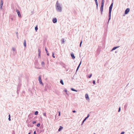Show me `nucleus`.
<instances>
[{
	"mask_svg": "<svg viewBox=\"0 0 134 134\" xmlns=\"http://www.w3.org/2000/svg\"><path fill=\"white\" fill-rule=\"evenodd\" d=\"M39 81V83H40L41 84V85H43V83L42 82V80H41V81L40 80V81Z\"/></svg>",
	"mask_w": 134,
	"mask_h": 134,
	"instance_id": "a878e982",
	"label": "nucleus"
},
{
	"mask_svg": "<svg viewBox=\"0 0 134 134\" xmlns=\"http://www.w3.org/2000/svg\"><path fill=\"white\" fill-rule=\"evenodd\" d=\"M38 57L40 58L41 57V54L38 53Z\"/></svg>",
	"mask_w": 134,
	"mask_h": 134,
	"instance_id": "4c0bfd02",
	"label": "nucleus"
},
{
	"mask_svg": "<svg viewBox=\"0 0 134 134\" xmlns=\"http://www.w3.org/2000/svg\"><path fill=\"white\" fill-rule=\"evenodd\" d=\"M45 50L46 52V53L47 54V55L48 56H49V54L48 53V51L47 50L46 47L45 48Z\"/></svg>",
	"mask_w": 134,
	"mask_h": 134,
	"instance_id": "ddd939ff",
	"label": "nucleus"
},
{
	"mask_svg": "<svg viewBox=\"0 0 134 134\" xmlns=\"http://www.w3.org/2000/svg\"><path fill=\"white\" fill-rule=\"evenodd\" d=\"M56 9L59 12H61L62 11L61 5L57 1L55 5Z\"/></svg>",
	"mask_w": 134,
	"mask_h": 134,
	"instance_id": "f257e3e1",
	"label": "nucleus"
},
{
	"mask_svg": "<svg viewBox=\"0 0 134 134\" xmlns=\"http://www.w3.org/2000/svg\"><path fill=\"white\" fill-rule=\"evenodd\" d=\"M94 1L95 2V3H97L98 2L97 0H94Z\"/></svg>",
	"mask_w": 134,
	"mask_h": 134,
	"instance_id": "8fccbe9b",
	"label": "nucleus"
},
{
	"mask_svg": "<svg viewBox=\"0 0 134 134\" xmlns=\"http://www.w3.org/2000/svg\"><path fill=\"white\" fill-rule=\"evenodd\" d=\"M82 43V41L80 42V47H81V45Z\"/></svg>",
	"mask_w": 134,
	"mask_h": 134,
	"instance_id": "2f4dec72",
	"label": "nucleus"
},
{
	"mask_svg": "<svg viewBox=\"0 0 134 134\" xmlns=\"http://www.w3.org/2000/svg\"><path fill=\"white\" fill-rule=\"evenodd\" d=\"M43 115H44V116H45L46 117V113H43Z\"/></svg>",
	"mask_w": 134,
	"mask_h": 134,
	"instance_id": "c9c22d12",
	"label": "nucleus"
},
{
	"mask_svg": "<svg viewBox=\"0 0 134 134\" xmlns=\"http://www.w3.org/2000/svg\"><path fill=\"white\" fill-rule=\"evenodd\" d=\"M38 53L41 54V51L40 49H38Z\"/></svg>",
	"mask_w": 134,
	"mask_h": 134,
	"instance_id": "c85d7f7f",
	"label": "nucleus"
},
{
	"mask_svg": "<svg viewBox=\"0 0 134 134\" xmlns=\"http://www.w3.org/2000/svg\"><path fill=\"white\" fill-rule=\"evenodd\" d=\"M9 118H10V114H9L8 115Z\"/></svg>",
	"mask_w": 134,
	"mask_h": 134,
	"instance_id": "603ef678",
	"label": "nucleus"
},
{
	"mask_svg": "<svg viewBox=\"0 0 134 134\" xmlns=\"http://www.w3.org/2000/svg\"><path fill=\"white\" fill-rule=\"evenodd\" d=\"M38 111H36L35 112L34 114L35 115H37L38 114Z\"/></svg>",
	"mask_w": 134,
	"mask_h": 134,
	"instance_id": "6ab92c4d",
	"label": "nucleus"
},
{
	"mask_svg": "<svg viewBox=\"0 0 134 134\" xmlns=\"http://www.w3.org/2000/svg\"><path fill=\"white\" fill-rule=\"evenodd\" d=\"M113 7H111V6H110L109 7V19L108 20V21L107 22V23H108L109 22V20L111 19V13L112 11V8Z\"/></svg>",
	"mask_w": 134,
	"mask_h": 134,
	"instance_id": "f03ea898",
	"label": "nucleus"
},
{
	"mask_svg": "<svg viewBox=\"0 0 134 134\" xmlns=\"http://www.w3.org/2000/svg\"><path fill=\"white\" fill-rule=\"evenodd\" d=\"M102 3H104V0H102Z\"/></svg>",
	"mask_w": 134,
	"mask_h": 134,
	"instance_id": "3c124183",
	"label": "nucleus"
},
{
	"mask_svg": "<svg viewBox=\"0 0 134 134\" xmlns=\"http://www.w3.org/2000/svg\"><path fill=\"white\" fill-rule=\"evenodd\" d=\"M61 42H62V43L63 44L65 42V40L64 39V38H63L61 40Z\"/></svg>",
	"mask_w": 134,
	"mask_h": 134,
	"instance_id": "2eb2a0df",
	"label": "nucleus"
},
{
	"mask_svg": "<svg viewBox=\"0 0 134 134\" xmlns=\"http://www.w3.org/2000/svg\"><path fill=\"white\" fill-rule=\"evenodd\" d=\"M19 90H17V93L18 94H19Z\"/></svg>",
	"mask_w": 134,
	"mask_h": 134,
	"instance_id": "e433bc0d",
	"label": "nucleus"
},
{
	"mask_svg": "<svg viewBox=\"0 0 134 134\" xmlns=\"http://www.w3.org/2000/svg\"><path fill=\"white\" fill-rule=\"evenodd\" d=\"M90 115V114H88L87 115V116L86 117V118H87V119L89 117Z\"/></svg>",
	"mask_w": 134,
	"mask_h": 134,
	"instance_id": "ea45409f",
	"label": "nucleus"
},
{
	"mask_svg": "<svg viewBox=\"0 0 134 134\" xmlns=\"http://www.w3.org/2000/svg\"><path fill=\"white\" fill-rule=\"evenodd\" d=\"M38 29V28L37 27V25L35 27V30L36 31Z\"/></svg>",
	"mask_w": 134,
	"mask_h": 134,
	"instance_id": "aec40b11",
	"label": "nucleus"
},
{
	"mask_svg": "<svg viewBox=\"0 0 134 134\" xmlns=\"http://www.w3.org/2000/svg\"><path fill=\"white\" fill-rule=\"evenodd\" d=\"M92 74H90L88 76V78H90L92 76Z\"/></svg>",
	"mask_w": 134,
	"mask_h": 134,
	"instance_id": "bb28decb",
	"label": "nucleus"
},
{
	"mask_svg": "<svg viewBox=\"0 0 134 134\" xmlns=\"http://www.w3.org/2000/svg\"><path fill=\"white\" fill-rule=\"evenodd\" d=\"M80 65H78V66H77V68L76 69V72L75 73V74L77 72V71H78V70L79 69V68L80 66Z\"/></svg>",
	"mask_w": 134,
	"mask_h": 134,
	"instance_id": "a211bd4d",
	"label": "nucleus"
},
{
	"mask_svg": "<svg viewBox=\"0 0 134 134\" xmlns=\"http://www.w3.org/2000/svg\"><path fill=\"white\" fill-rule=\"evenodd\" d=\"M16 12H17L18 16L19 17H21V14H20V13L19 11L17 9L16 10Z\"/></svg>",
	"mask_w": 134,
	"mask_h": 134,
	"instance_id": "20e7f679",
	"label": "nucleus"
},
{
	"mask_svg": "<svg viewBox=\"0 0 134 134\" xmlns=\"http://www.w3.org/2000/svg\"><path fill=\"white\" fill-rule=\"evenodd\" d=\"M94 134H95V133H94Z\"/></svg>",
	"mask_w": 134,
	"mask_h": 134,
	"instance_id": "13d9d810",
	"label": "nucleus"
},
{
	"mask_svg": "<svg viewBox=\"0 0 134 134\" xmlns=\"http://www.w3.org/2000/svg\"><path fill=\"white\" fill-rule=\"evenodd\" d=\"M125 133V132L124 131H123L122 132H121V134H124Z\"/></svg>",
	"mask_w": 134,
	"mask_h": 134,
	"instance_id": "37998d69",
	"label": "nucleus"
},
{
	"mask_svg": "<svg viewBox=\"0 0 134 134\" xmlns=\"http://www.w3.org/2000/svg\"><path fill=\"white\" fill-rule=\"evenodd\" d=\"M96 9H98V2L96 3Z\"/></svg>",
	"mask_w": 134,
	"mask_h": 134,
	"instance_id": "b1692460",
	"label": "nucleus"
},
{
	"mask_svg": "<svg viewBox=\"0 0 134 134\" xmlns=\"http://www.w3.org/2000/svg\"><path fill=\"white\" fill-rule=\"evenodd\" d=\"M34 134H36V131H35L34 132Z\"/></svg>",
	"mask_w": 134,
	"mask_h": 134,
	"instance_id": "de8ad7c7",
	"label": "nucleus"
},
{
	"mask_svg": "<svg viewBox=\"0 0 134 134\" xmlns=\"http://www.w3.org/2000/svg\"><path fill=\"white\" fill-rule=\"evenodd\" d=\"M103 6H101V14H102L103 11Z\"/></svg>",
	"mask_w": 134,
	"mask_h": 134,
	"instance_id": "f3484780",
	"label": "nucleus"
},
{
	"mask_svg": "<svg viewBox=\"0 0 134 134\" xmlns=\"http://www.w3.org/2000/svg\"><path fill=\"white\" fill-rule=\"evenodd\" d=\"M76 112V111L75 110L72 111V112L74 113H75Z\"/></svg>",
	"mask_w": 134,
	"mask_h": 134,
	"instance_id": "49530a36",
	"label": "nucleus"
},
{
	"mask_svg": "<svg viewBox=\"0 0 134 134\" xmlns=\"http://www.w3.org/2000/svg\"><path fill=\"white\" fill-rule=\"evenodd\" d=\"M24 45L25 47H26V40H24Z\"/></svg>",
	"mask_w": 134,
	"mask_h": 134,
	"instance_id": "f8f14e48",
	"label": "nucleus"
},
{
	"mask_svg": "<svg viewBox=\"0 0 134 134\" xmlns=\"http://www.w3.org/2000/svg\"><path fill=\"white\" fill-rule=\"evenodd\" d=\"M120 46H116V47H114L112 49V50L111 51H113V50H115V49H116V48H119V47Z\"/></svg>",
	"mask_w": 134,
	"mask_h": 134,
	"instance_id": "0eeeda50",
	"label": "nucleus"
},
{
	"mask_svg": "<svg viewBox=\"0 0 134 134\" xmlns=\"http://www.w3.org/2000/svg\"><path fill=\"white\" fill-rule=\"evenodd\" d=\"M63 128V127L62 126H60L58 130V131H60Z\"/></svg>",
	"mask_w": 134,
	"mask_h": 134,
	"instance_id": "9b49d317",
	"label": "nucleus"
},
{
	"mask_svg": "<svg viewBox=\"0 0 134 134\" xmlns=\"http://www.w3.org/2000/svg\"><path fill=\"white\" fill-rule=\"evenodd\" d=\"M87 119V118H85L83 121L82 124H83Z\"/></svg>",
	"mask_w": 134,
	"mask_h": 134,
	"instance_id": "412c9836",
	"label": "nucleus"
},
{
	"mask_svg": "<svg viewBox=\"0 0 134 134\" xmlns=\"http://www.w3.org/2000/svg\"><path fill=\"white\" fill-rule=\"evenodd\" d=\"M93 83L94 85H95L96 84V82L95 80H93Z\"/></svg>",
	"mask_w": 134,
	"mask_h": 134,
	"instance_id": "72a5a7b5",
	"label": "nucleus"
},
{
	"mask_svg": "<svg viewBox=\"0 0 134 134\" xmlns=\"http://www.w3.org/2000/svg\"><path fill=\"white\" fill-rule=\"evenodd\" d=\"M40 123H38L37 124V127H39L40 126Z\"/></svg>",
	"mask_w": 134,
	"mask_h": 134,
	"instance_id": "393cba45",
	"label": "nucleus"
},
{
	"mask_svg": "<svg viewBox=\"0 0 134 134\" xmlns=\"http://www.w3.org/2000/svg\"><path fill=\"white\" fill-rule=\"evenodd\" d=\"M98 81H99V80H98L97 82H98Z\"/></svg>",
	"mask_w": 134,
	"mask_h": 134,
	"instance_id": "4d7b16f0",
	"label": "nucleus"
},
{
	"mask_svg": "<svg viewBox=\"0 0 134 134\" xmlns=\"http://www.w3.org/2000/svg\"><path fill=\"white\" fill-rule=\"evenodd\" d=\"M41 65L42 66H43L44 65V63L43 62H41Z\"/></svg>",
	"mask_w": 134,
	"mask_h": 134,
	"instance_id": "5701e85b",
	"label": "nucleus"
},
{
	"mask_svg": "<svg viewBox=\"0 0 134 134\" xmlns=\"http://www.w3.org/2000/svg\"><path fill=\"white\" fill-rule=\"evenodd\" d=\"M60 83L62 85H63L64 83L63 80L62 79H61L60 82Z\"/></svg>",
	"mask_w": 134,
	"mask_h": 134,
	"instance_id": "dca6fc26",
	"label": "nucleus"
},
{
	"mask_svg": "<svg viewBox=\"0 0 134 134\" xmlns=\"http://www.w3.org/2000/svg\"><path fill=\"white\" fill-rule=\"evenodd\" d=\"M74 91L77 92V90H76L75 89V91Z\"/></svg>",
	"mask_w": 134,
	"mask_h": 134,
	"instance_id": "864d4df0",
	"label": "nucleus"
},
{
	"mask_svg": "<svg viewBox=\"0 0 134 134\" xmlns=\"http://www.w3.org/2000/svg\"><path fill=\"white\" fill-rule=\"evenodd\" d=\"M85 97L86 99L87 100L89 99L88 95L87 94H86L85 95Z\"/></svg>",
	"mask_w": 134,
	"mask_h": 134,
	"instance_id": "1a4fd4ad",
	"label": "nucleus"
},
{
	"mask_svg": "<svg viewBox=\"0 0 134 134\" xmlns=\"http://www.w3.org/2000/svg\"><path fill=\"white\" fill-rule=\"evenodd\" d=\"M10 19H11L12 21H13V18L10 17Z\"/></svg>",
	"mask_w": 134,
	"mask_h": 134,
	"instance_id": "a19ab883",
	"label": "nucleus"
},
{
	"mask_svg": "<svg viewBox=\"0 0 134 134\" xmlns=\"http://www.w3.org/2000/svg\"><path fill=\"white\" fill-rule=\"evenodd\" d=\"M113 2H112L111 3L110 5V6H111V7H113Z\"/></svg>",
	"mask_w": 134,
	"mask_h": 134,
	"instance_id": "f704fd0d",
	"label": "nucleus"
},
{
	"mask_svg": "<svg viewBox=\"0 0 134 134\" xmlns=\"http://www.w3.org/2000/svg\"><path fill=\"white\" fill-rule=\"evenodd\" d=\"M31 132H29L28 133V134H31Z\"/></svg>",
	"mask_w": 134,
	"mask_h": 134,
	"instance_id": "6e6d98bb",
	"label": "nucleus"
},
{
	"mask_svg": "<svg viewBox=\"0 0 134 134\" xmlns=\"http://www.w3.org/2000/svg\"><path fill=\"white\" fill-rule=\"evenodd\" d=\"M64 92L66 93V94L68 95H69V92H68L67 91V90L66 89H65L64 90Z\"/></svg>",
	"mask_w": 134,
	"mask_h": 134,
	"instance_id": "4468645a",
	"label": "nucleus"
},
{
	"mask_svg": "<svg viewBox=\"0 0 134 134\" xmlns=\"http://www.w3.org/2000/svg\"><path fill=\"white\" fill-rule=\"evenodd\" d=\"M52 57L53 58H55V57L54 56V52H52Z\"/></svg>",
	"mask_w": 134,
	"mask_h": 134,
	"instance_id": "cd10ccee",
	"label": "nucleus"
},
{
	"mask_svg": "<svg viewBox=\"0 0 134 134\" xmlns=\"http://www.w3.org/2000/svg\"><path fill=\"white\" fill-rule=\"evenodd\" d=\"M12 50L13 51H15L16 50L15 48H14V47L12 48Z\"/></svg>",
	"mask_w": 134,
	"mask_h": 134,
	"instance_id": "7c9ffc66",
	"label": "nucleus"
},
{
	"mask_svg": "<svg viewBox=\"0 0 134 134\" xmlns=\"http://www.w3.org/2000/svg\"><path fill=\"white\" fill-rule=\"evenodd\" d=\"M60 112H59V113L58 116H60Z\"/></svg>",
	"mask_w": 134,
	"mask_h": 134,
	"instance_id": "09e8293b",
	"label": "nucleus"
},
{
	"mask_svg": "<svg viewBox=\"0 0 134 134\" xmlns=\"http://www.w3.org/2000/svg\"><path fill=\"white\" fill-rule=\"evenodd\" d=\"M120 110H121V108L120 107H119V109H118V112H119L120 111Z\"/></svg>",
	"mask_w": 134,
	"mask_h": 134,
	"instance_id": "473e14b6",
	"label": "nucleus"
},
{
	"mask_svg": "<svg viewBox=\"0 0 134 134\" xmlns=\"http://www.w3.org/2000/svg\"><path fill=\"white\" fill-rule=\"evenodd\" d=\"M8 119L9 121H10L11 120L10 118H9Z\"/></svg>",
	"mask_w": 134,
	"mask_h": 134,
	"instance_id": "a18cd8bd",
	"label": "nucleus"
},
{
	"mask_svg": "<svg viewBox=\"0 0 134 134\" xmlns=\"http://www.w3.org/2000/svg\"><path fill=\"white\" fill-rule=\"evenodd\" d=\"M21 86V85L20 84H18L17 90H20V87Z\"/></svg>",
	"mask_w": 134,
	"mask_h": 134,
	"instance_id": "9d476101",
	"label": "nucleus"
},
{
	"mask_svg": "<svg viewBox=\"0 0 134 134\" xmlns=\"http://www.w3.org/2000/svg\"><path fill=\"white\" fill-rule=\"evenodd\" d=\"M71 56L73 59H74L75 58L74 54L73 53H71Z\"/></svg>",
	"mask_w": 134,
	"mask_h": 134,
	"instance_id": "6e6552de",
	"label": "nucleus"
},
{
	"mask_svg": "<svg viewBox=\"0 0 134 134\" xmlns=\"http://www.w3.org/2000/svg\"><path fill=\"white\" fill-rule=\"evenodd\" d=\"M104 3L101 2V6H104Z\"/></svg>",
	"mask_w": 134,
	"mask_h": 134,
	"instance_id": "79ce46f5",
	"label": "nucleus"
},
{
	"mask_svg": "<svg viewBox=\"0 0 134 134\" xmlns=\"http://www.w3.org/2000/svg\"><path fill=\"white\" fill-rule=\"evenodd\" d=\"M17 34V36H18V32H17V33H16V34Z\"/></svg>",
	"mask_w": 134,
	"mask_h": 134,
	"instance_id": "5fc2aeb1",
	"label": "nucleus"
},
{
	"mask_svg": "<svg viewBox=\"0 0 134 134\" xmlns=\"http://www.w3.org/2000/svg\"><path fill=\"white\" fill-rule=\"evenodd\" d=\"M38 80L39 81L42 80L41 76H40L38 77Z\"/></svg>",
	"mask_w": 134,
	"mask_h": 134,
	"instance_id": "4be33fe9",
	"label": "nucleus"
},
{
	"mask_svg": "<svg viewBox=\"0 0 134 134\" xmlns=\"http://www.w3.org/2000/svg\"><path fill=\"white\" fill-rule=\"evenodd\" d=\"M36 121H34L32 122V123L33 124H34L36 123Z\"/></svg>",
	"mask_w": 134,
	"mask_h": 134,
	"instance_id": "58836bf2",
	"label": "nucleus"
},
{
	"mask_svg": "<svg viewBox=\"0 0 134 134\" xmlns=\"http://www.w3.org/2000/svg\"><path fill=\"white\" fill-rule=\"evenodd\" d=\"M130 11V9L129 8H127L125 10V14H128Z\"/></svg>",
	"mask_w": 134,
	"mask_h": 134,
	"instance_id": "7ed1b4c3",
	"label": "nucleus"
},
{
	"mask_svg": "<svg viewBox=\"0 0 134 134\" xmlns=\"http://www.w3.org/2000/svg\"><path fill=\"white\" fill-rule=\"evenodd\" d=\"M81 62H82V61H81V60L80 62V63L79 64V65H80H80L81 63Z\"/></svg>",
	"mask_w": 134,
	"mask_h": 134,
	"instance_id": "c03bdc74",
	"label": "nucleus"
},
{
	"mask_svg": "<svg viewBox=\"0 0 134 134\" xmlns=\"http://www.w3.org/2000/svg\"><path fill=\"white\" fill-rule=\"evenodd\" d=\"M3 6V2L2 0H1L0 1V9H2V7Z\"/></svg>",
	"mask_w": 134,
	"mask_h": 134,
	"instance_id": "423d86ee",
	"label": "nucleus"
},
{
	"mask_svg": "<svg viewBox=\"0 0 134 134\" xmlns=\"http://www.w3.org/2000/svg\"><path fill=\"white\" fill-rule=\"evenodd\" d=\"M71 91H75V89H74L73 88H71Z\"/></svg>",
	"mask_w": 134,
	"mask_h": 134,
	"instance_id": "c756f323",
	"label": "nucleus"
},
{
	"mask_svg": "<svg viewBox=\"0 0 134 134\" xmlns=\"http://www.w3.org/2000/svg\"><path fill=\"white\" fill-rule=\"evenodd\" d=\"M52 21L54 23H56L57 22V20L56 18H53L52 19Z\"/></svg>",
	"mask_w": 134,
	"mask_h": 134,
	"instance_id": "39448f33",
	"label": "nucleus"
}]
</instances>
